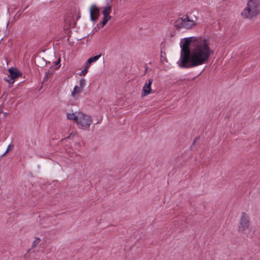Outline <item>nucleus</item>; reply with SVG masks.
<instances>
[{
	"label": "nucleus",
	"instance_id": "nucleus-1",
	"mask_svg": "<svg viewBox=\"0 0 260 260\" xmlns=\"http://www.w3.org/2000/svg\"><path fill=\"white\" fill-rule=\"evenodd\" d=\"M180 45L179 59L177 63L181 68H191L206 63L213 53L210 41L203 37H191L183 39Z\"/></svg>",
	"mask_w": 260,
	"mask_h": 260
},
{
	"label": "nucleus",
	"instance_id": "nucleus-2",
	"mask_svg": "<svg viewBox=\"0 0 260 260\" xmlns=\"http://www.w3.org/2000/svg\"><path fill=\"white\" fill-rule=\"evenodd\" d=\"M67 117L70 120L75 121L78 127L84 130L88 129L92 122L91 118L89 115L80 112L72 111L67 113Z\"/></svg>",
	"mask_w": 260,
	"mask_h": 260
},
{
	"label": "nucleus",
	"instance_id": "nucleus-3",
	"mask_svg": "<svg viewBox=\"0 0 260 260\" xmlns=\"http://www.w3.org/2000/svg\"><path fill=\"white\" fill-rule=\"evenodd\" d=\"M260 13V0H248L247 6L241 13L243 18L252 19Z\"/></svg>",
	"mask_w": 260,
	"mask_h": 260
},
{
	"label": "nucleus",
	"instance_id": "nucleus-4",
	"mask_svg": "<svg viewBox=\"0 0 260 260\" xmlns=\"http://www.w3.org/2000/svg\"><path fill=\"white\" fill-rule=\"evenodd\" d=\"M250 226V219L249 216L245 212H242L240 215L237 225V231L239 233H243Z\"/></svg>",
	"mask_w": 260,
	"mask_h": 260
},
{
	"label": "nucleus",
	"instance_id": "nucleus-5",
	"mask_svg": "<svg viewBox=\"0 0 260 260\" xmlns=\"http://www.w3.org/2000/svg\"><path fill=\"white\" fill-rule=\"evenodd\" d=\"M112 11L111 5L108 3L107 5L103 8L102 14L104 16L103 20L101 22V26L103 27L106 25L108 21L111 20L112 17L110 14Z\"/></svg>",
	"mask_w": 260,
	"mask_h": 260
},
{
	"label": "nucleus",
	"instance_id": "nucleus-6",
	"mask_svg": "<svg viewBox=\"0 0 260 260\" xmlns=\"http://www.w3.org/2000/svg\"><path fill=\"white\" fill-rule=\"evenodd\" d=\"M152 79H149L148 81L145 83L141 93L142 97H145L152 93L151 86L153 82Z\"/></svg>",
	"mask_w": 260,
	"mask_h": 260
},
{
	"label": "nucleus",
	"instance_id": "nucleus-7",
	"mask_svg": "<svg viewBox=\"0 0 260 260\" xmlns=\"http://www.w3.org/2000/svg\"><path fill=\"white\" fill-rule=\"evenodd\" d=\"M90 19L91 21H94L100 16V9L95 4L91 6L89 9Z\"/></svg>",
	"mask_w": 260,
	"mask_h": 260
},
{
	"label": "nucleus",
	"instance_id": "nucleus-8",
	"mask_svg": "<svg viewBox=\"0 0 260 260\" xmlns=\"http://www.w3.org/2000/svg\"><path fill=\"white\" fill-rule=\"evenodd\" d=\"M184 19V28H190L196 25L195 21L190 19L189 17L186 16Z\"/></svg>",
	"mask_w": 260,
	"mask_h": 260
},
{
	"label": "nucleus",
	"instance_id": "nucleus-9",
	"mask_svg": "<svg viewBox=\"0 0 260 260\" xmlns=\"http://www.w3.org/2000/svg\"><path fill=\"white\" fill-rule=\"evenodd\" d=\"M101 54H99L89 58L86 62V65L87 66V67H90L91 64L96 62L101 57Z\"/></svg>",
	"mask_w": 260,
	"mask_h": 260
},
{
	"label": "nucleus",
	"instance_id": "nucleus-10",
	"mask_svg": "<svg viewBox=\"0 0 260 260\" xmlns=\"http://www.w3.org/2000/svg\"><path fill=\"white\" fill-rule=\"evenodd\" d=\"M174 26L177 28H184L183 18H178L174 22Z\"/></svg>",
	"mask_w": 260,
	"mask_h": 260
},
{
	"label": "nucleus",
	"instance_id": "nucleus-11",
	"mask_svg": "<svg viewBox=\"0 0 260 260\" xmlns=\"http://www.w3.org/2000/svg\"><path fill=\"white\" fill-rule=\"evenodd\" d=\"M82 89H81V88H80L78 86L76 85L72 93H71V95L72 97H73L74 98H76L78 96V95L82 91Z\"/></svg>",
	"mask_w": 260,
	"mask_h": 260
},
{
	"label": "nucleus",
	"instance_id": "nucleus-12",
	"mask_svg": "<svg viewBox=\"0 0 260 260\" xmlns=\"http://www.w3.org/2000/svg\"><path fill=\"white\" fill-rule=\"evenodd\" d=\"M9 72L10 73V78L14 80L19 76V73L16 70L11 68L9 70Z\"/></svg>",
	"mask_w": 260,
	"mask_h": 260
},
{
	"label": "nucleus",
	"instance_id": "nucleus-13",
	"mask_svg": "<svg viewBox=\"0 0 260 260\" xmlns=\"http://www.w3.org/2000/svg\"><path fill=\"white\" fill-rule=\"evenodd\" d=\"M41 239L39 237H36L35 238V240L32 242L31 244V248H35L41 242Z\"/></svg>",
	"mask_w": 260,
	"mask_h": 260
},
{
	"label": "nucleus",
	"instance_id": "nucleus-14",
	"mask_svg": "<svg viewBox=\"0 0 260 260\" xmlns=\"http://www.w3.org/2000/svg\"><path fill=\"white\" fill-rule=\"evenodd\" d=\"M85 80L84 78H82L80 80L79 82V86H78L80 88L83 90V88L85 85Z\"/></svg>",
	"mask_w": 260,
	"mask_h": 260
},
{
	"label": "nucleus",
	"instance_id": "nucleus-15",
	"mask_svg": "<svg viewBox=\"0 0 260 260\" xmlns=\"http://www.w3.org/2000/svg\"><path fill=\"white\" fill-rule=\"evenodd\" d=\"M89 68V67H87V66L85 64L84 69L81 72V73L79 74V75L83 76L86 74L87 73Z\"/></svg>",
	"mask_w": 260,
	"mask_h": 260
},
{
	"label": "nucleus",
	"instance_id": "nucleus-16",
	"mask_svg": "<svg viewBox=\"0 0 260 260\" xmlns=\"http://www.w3.org/2000/svg\"><path fill=\"white\" fill-rule=\"evenodd\" d=\"M6 81L9 83L10 86H11L14 82V80L11 79V78H10L9 80L7 79Z\"/></svg>",
	"mask_w": 260,
	"mask_h": 260
},
{
	"label": "nucleus",
	"instance_id": "nucleus-17",
	"mask_svg": "<svg viewBox=\"0 0 260 260\" xmlns=\"http://www.w3.org/2000/svg\"><path fill=\"white\" fill-rule=\"evenodd\" d=\"M53 74V72L52 71H48L46 73V75L45 76V77L44 78H48L49 76H50L52 74Z\"/></svg>",
	"mask_w": 260,
	"mask_h": 260
},
{
	"label": "nucleus",
	"instance_id": "nucleus-18",
	"mask_svg": "<svg viewBox=\"0 0 260 260\" xmlns=\"http://www.w3.org/2000/svg\"><path fill=\"white\" fill-rule=\"evenodd\" d=\"M60 58L56 61L55 62V65H58V68H59L60 67Z\"/></svg>",
	"mask_w": 260,
	"mask_h": 260
},
{
	"label": "nucleus",
	"instance_id": "nucleus-19",
	"mask_svg": "<svg viewBox=\"0 0 260 260\" xmlns=\"http://www.w3.org/2000/svg\"><path fill=\"white\" fill-rule=\"evenodd\" d=\"M9 147H10V145L8 146V148H7V150L6 151L5 153H4V154H5L6 153L8 152V151H9Z\"/></svg>",
	"mask_w": 260,
	"mask_h": 260
}]
</instances>
